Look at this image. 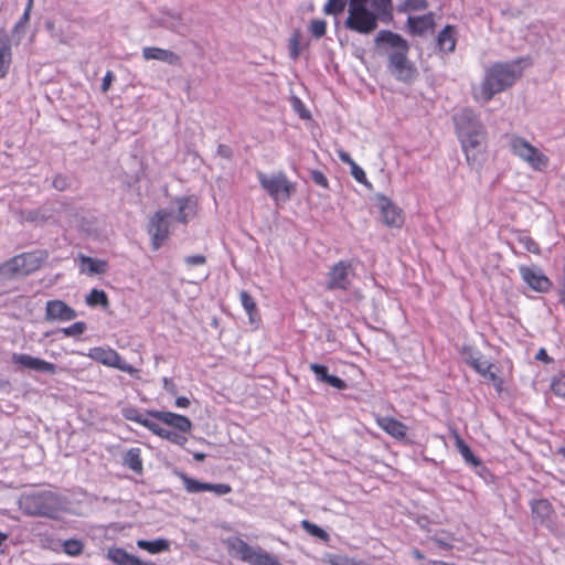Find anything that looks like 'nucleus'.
Wrapping results in <instances>:
<instances>
[{
  "mask_svg": "<svg viewBox=\"0 0 565 565\" xmlns=\"http://www.w3.org/2000/svg\"><path fill=\"white\" fill-rule=\"evenodd\" d=\"M172 203L177 210L166 207L157 211L149 221L148 233L151 236V248L158 250L163 245L164 241L170 235L171 218H175L177 222L186 224L192 220L198 211V201L195 196H177Z\"/></svg>",
  "mask_w": 565,
  "mask_h": 565,
  "instance_id": "f257e3e1",
  "label": "nucleus"
},
{
  "mask_svg": "<svg viewBox=\"0 0 565 565\" xmlns=\"http://www.w3.org/2000/svg\"><path fill=\"white\" fill-rule=\"evenodd\" d=\"M375 46L387 45L393 51L388 54L387 68L399 82L411 83L417 76V70L408 60L409 44L398 33L391 30H381L374 38Z\"/></svg>",
  "mask_w": 565,
  "mask_h": 565,
  "instance_id": "f03ea898",
  "label": "nucleus"
},
{
  "mask_svg": "<svg viewBox=\"0 0 565 565\" xmlns=\"http://www.w3.org/2000/svg\"><path fill=\"white\" fill-rule=\"evenodd\" d=\"M461 148L469 164L476 161V150L486 138V129L471 108H462L452 117Z\"/></svg>",
  "mask_w": 565,
  "mask_h": 565,
  "instance_id": "7ed1b4c3",
  "label": "nucleus"
},
{
  "mask_svg": "<svg viewBox=\"0 0 565 565\" xmlns=\"http://www.w3.org/2000/svg\"><path fill=\"white\" fill-rule=\"evenodd\" d=\"M522 62V58L512 62H499L487 70L482 83V95L486 102L491 100L495 94L511 87L521 77L523 73Z\"/></svg>",
  "mask_w": 565,
  "mask_h": 565,
  "instance_id": "20e7f679",
  "label": "nucleus"
},
{
  "mask_svg": "<svg viewBox=\"0 0 565 565\" xmlns=\"http://www.w3.org/2000/svg\"><path fill=\"white\" fill-rule=\"evenodd\" d=\"M19 508L25 515L55 519L63 509V500L50 490L31 491L20 497Z\"/></svg>",
  "mask_w": 565,
  "mask_h": 565,
  "instance_id": "39448f33",
  "label": "nucleus"
},
{
  "mask_svg": "<svg viewBox=\"0 0 565 565\" xmlns=\"http://www.w3.org/2000/svg\"><path fill=\"white\" fill-rule=\"evenodd\" d=\"M257 179L260 186L277 203H286L296 192V183L291 182L284 171L273 174L258 171Z\"/></svg>",
  "mask_w": 565,
  "mask_h": 565,
  "instance_id": "423d86ee",
  "label": "nucleus"
},
{
  "mask_svg": "<svg viewBox=\"0 0 565 565\" xmlns=\"http://www.w3.org/2000/svg\"><path fill=\"white\" fill-rule=\"evenodd\" d=\"M228 547L238 555L241 561L250 565H282L277 556L259 546H252L239 537L230 539Z\"/></svg>",
  "mask_w": 565,
  "mask_h": 565,
  "instance_id": "0eeeda50",
  "label": "nucleus"
},
{
  "mask_svg": "<svg viewBox=\"0 0 565 565\" xmlns=\"http://www.w3.org/2000/svg\"><path fill=\"white\" fill-rule=\"evenodd\" d=\"M355 277L353 260L341 259L333 264L327 274V289L348 291Z\"/></svg>",
  "mask_w": 565,
  "mask_h": 565,
  "instance_id": "6e6552de",
  "label": "nucleus"
},
{
  "mask_svg": "<svg viewBox=\"0 0 565 565\" xmlns=\"http://www.w3.org/2000/svg\"><path fill=\"white\" fill-rule=\"evenodd\" d=\"M380 19L367 7L348 9V17L344 20V28L359 34L369 35L379 25Z\"/></svg>",
  "mask_w": 565,
  "mask_h": 565,
  "instance_id": "1a4fd4ad",
  "label": "nucleus"
},
{
  "mask_svg": "<svg viewBox=\"0 0 565 565\" xmlns=\"http://www.w3.org/2000/svg\"><path fill=\"white\" fill-rule=\"evenodd\" d=\"M510 145L512 152L527 162L533 169L542 170L547 167L548 158L524 138L514 136Z\"/></svg>",
  "mask_w": 565,
  "mask_h": 565,
  "instance_id": "9d476101",
  "label": "nucleus"
},
{
  "mask_svg": "<svg viewBox=\"0 0 565 565\" xmlns=\"http://www.w3.org/2000/svg\"><path fill=\"white\" fill-rule=\"evenodd\" d=\"M174 475L179 477L188 493L213 492L216 495H225L232 491L227 483H209L191 478L185 472L175 470Z\"/></svg>",
  "mask_w": 565,
  "mask_h": 565,
  "instance_id": "9b49d317",
  "label": "nucleus"
},
{
  "mask_svg": "<svg viewBox=\"0 0 565 565\" xmlns=\"http://www.w3.org/2000/svg\"><path fill=\"white\" fill-rule=\"evenodd\" d=\"M519 273L523 281L534 291L545 294L548 292L553 286L551 279L541 268L522 265L519 267Z\"/></svg>",
  "mask_w": 565,
  "mask_h": 565,
  "instance_id": "f8f14e48",
  "label": "nucleus"
},
{
  "mask_svg": "<svg viewBox=\"0 0 565 565\" xmlns=\"http://www.w3.org/2000/svg\"><path fill=\"white\" fill-rule=\"evenodd\" d=\"M376 206L379 207L382 221L390 227H401L404 223L402 210L384 194H376Z\"/></svg>",
  "mask_w": 565,
  "mask_h": 565,
  "instance_id": "ddd939ff",
  "label": "nucleus"
},
{
  "mask_svg": "<svg viewBox=\"0 0 565 565\" xmlns=\"http://www.w3.org/2000/svg\"><path fill=\"white\" fill-rule=\"evenodd\" d=\"M76 317V310L61 299L47 300L45 303L44 318L47 322H66Z\"/></svg>",
  "mask_w": 565,
  "mask_h": 565,
  "instance_id": "4468645a",
  "label": "nucleus"
},
{
  "mask_svg": "<svg viewBox=\"0 0 565 565\" xmlns=\"http://www.w3.org/2000/svg\"><path fill=\"white\" fill-rule=\"evenodd\" d=\"M12 363L20 369L33 370L40 373L56 374L57 366L49 361L42 360L36 356H32L26 353H13Z\"/></svg>",
  "mask_w": 565,
  "mask_h": 565,
  "instance_id": "2eb2a0df",
  "label": "nucleus"
},
{
  "mask_svg": "<svg viewBox=\"0 0 565 565\" xmlns=\"http://www.w3.org/2000/svg\"><path fill=\"white\" fill-rule=\"evenodd\" d=\"M147 416L154 418L168 426L173 427L180 433H189L192 429V422L186 416L167 411H147Z\"/></svg>",
  "mask_w": 565,
  "mask_h": 565,
  "instance_id": "dca6fc26",
  "label": "nucleus"
},
{
  "mask_svg": "<svg viewBox=\"0 0 565 565\" xmlns=\"http://www.w3.org/2000/svg\"><path fill=\"white\" fill-rule=\"evenodd\" d=\"M310 370L316 376V380L321 383H326L331 387H334L339 391H344L348 388V384L344 380L337 375L329 374V367L319 363H311L309 365Z\"/></svg>",
  "mask_w": 565,
  "mask_h": 565,
  "instance_id": "f3484780",
  "label": "nucleus"
},
{
  "mask_svg": "<svg viewBox=\"0 0 565 565\" xmlns=\"http://www.w3.org/2000/svg\"><path fill=\"white\" fill-rule=\"evenodd\" d=\"M434 26L435 20L431 12L423 15H409L407 18L408 32L413 35L422 36Z\"/></svg>",
  "mask_w": 565,
  "mask_h": 565,
  "instance_id": "a211bd4d",
  "label": "nucleus"
},
{
  "mask_svg": "<svg viewBox=\"0 0 565 565\" xmlns=\"http://www.w3.org/2000/svg\"><path fill=\"white\" fill-rule=\"evenodd\" d=\"M23 269V276H28L38 270L47 258L44 250H34L18 255Z\"/></svg>",
  "mask_w": 565,
  "mask_h": 565,
  "instance_id": "6ab92c4d",
  "label": "nucleus"
},
{
  "mask_svg": "<svg viewBox=\"0 0 565 565\" xmlns=\"http://www.w3.org/2000/svg\"><path fill=\"white\" fill-rule=\"evenodd\" d=\"M142 57L146 61L157 60L164 62L169 65H178L180 63V56L171 50H166L157 46H146L142 49Z\"/></svg>",
  "mask_w": 565,
  "mask_h": 565,
  "instance_id": "aec40b11",
  "label": "nucleus"
},
{
  "mask_svg": "<svg viewBox=\"0 0 565 565\" xmlns=\"http://www.w3.org/2000/svg\"><path fill=\"white\" fill-rule=\"evenodd\" d=\"M12 61L11 41L4 29H0V78L9 73Z\"/></svg>",
  "mask_w": 565,
  "mask_h": 565,
  "instance_id": "412c9836",
  "label": "nucleus"
},
{
  "mask_svg": "<svg viewBox=\"0 0 565 565\" xmlns=\"http://www.w3.org/2000/svg\"><path fill=\"white\" fill-rule=\"evenodd\" d=\"M379 426L395 439L406 438L407 426L393 417H381L377 419Z\"/></svg>",
  "mask_w": 565,
  "mask_h": 565,
  "instance_id": "4be33fe9",
  "label": "nucleus"
},
{
  "mask_svg": "<svg viewBox=\"0 0 565 565\" xmlns=\"http://www.w3.org/2000/svg\"><path fill=\"white\" fill-rule=\"evenodd\" d=\"M371 11L385 24L394 20V6L392 0H370Z\"/></svg>",
  "mask_w": 565,
  "mask_h": 565,
  "instance_id": "5701e85b",
  "label": "nucleus"
},
{
  "mask_svg": "<svg viewBox=\"0 0 565 565\" xmlns=\"http://www.w3.org/2000/svg\"><path fill=\"white\" fill-rule=\"evenodd\" d=\"M456 28L447 24L437 35V46L445 53H451L456 47Z\"/></svg>",
  "mask_w": 565,
  "mask_h": 565,
  "instance_id": "b1692460",
  "label": "nucleus"
},
{
  "mask_svg": "<svg viewBox=\"0 0 565 565\" xmlns=\"http://www.w3.org/2000/svg\"><path fill=\"white\" fill-rule=\"evenodd\" d=\"M120 413L125 419L138 423L150 431L154 427L156 422L150 419L151 417L147 416V413L145 415L140 413L135 406H125Z\"/></svg>",
  "mask_w": 565,
  "mask_h": 565,
  "instance_id": "393cba45",
  "label": "nucleus"
},
{
  "mask_svg": "<svg viewBox=\"0 0 565 565\" xmlns=\"http://www.w3.org/2000/svg\"><path fill=\"white\" fill-rule=\"evenodd\" d=\"M107 558L115 565H137L138 556L122 547L111 546L107 550Z\"/></svg>",
  "mask_w": 565,
  "mask_h": 565,
  "instance_id": "a878e982",
  "label": "nucleus"
},
{
  "mask_svg": "<svg viewBox=\"0 0 565 565\" xmlns=\"http://www.w3.org/2000/svg\"><path fill=\"white\" fill-rule=\"evenodd\" d=\"M122 465L128 467L135 473L142 475L143 465L141 458V449L138 447L128 449L122 457Z\"/></svg>",
  "mask_w": 565,
  "mask_h": 565,
  "instance_id": "bb28decb",
  "label": "nucleus"
},
{
  "mask_svg": "<svg viewBox=\"0 0 565 565\" xmlns=\"http://www.w3.org/2000/svg\"><path fill=\"white\" fill-rule=\"evenodd\" d=\"M456 447L463 458V460L476 468H481L482 470H487V467L482 463V461L473 454L471 448L466 444V441L460 438L459 435H456Z\"/></svg>",
  "mask_w": 565,
  "mask_h": 565,
  "instance_id": "cd10ccee",
  "label": "nucleus"
},
{
  "mask_svg": "<svg viewBox=\"0 0 565 565\" xmlns=\"http://www.w3.org/2000/svg\"><path fill=\"white\" fill-rule=\"evenodd\" d=\"M18 276H23V269L19 256L15 255L0 265V277L10 280Z\"/></svg>",
  "mask_w": 565,
  "mask_h": 565,
  "instance_id": "c85d7f7f",
  "label": "nucleus"
},
{
  "mask_svg": "<svg viewBox=\"0 0 565 565\" xmlns=\"http://www.w3.org/2000/svg\"><path fill=\"white\" fill-rule=\"evenodd\" d=\"M151 433L178 446H184L185 443L188 441V438L184 435L185 433L162 428L157 422L154 424V427L151 429Z\"/></svg>",
  "mask_w": 565,
  "mask_h": 565,
  "instance_id": "c756f323",
  "label": "nucleus"
},
{
  "mask_svg": "<svg viewBox=\"0 0 565 565\" xmlns=\"http://www.w3.org/2000/svg\"><path fill=\"white\" fill-rule=\"evenodd\" d=\"M137 546L150 554H159L170 550V542L163 537L153 541L141 539L137 541Z\"/></svg>",
  "mask_w": 565,
  "mask_h": 565,
  "instance_id": "7c9ffc66",
  "label": "nucleus"
},
{
  "mask_svg": "<svg viewBox=\"0 0 565 565\" xmlns=\"http://www.w3.org/2000/svg\"><path fill=\"white\" fill-rule=\"evenodd\" d=\"M160 25L177 33H182L185 28L181 15L174 11L164 12L160 19Z\"/></svg>",
  "mask_w": 565,
  "mask_h": 565,
  "instance_id": "2f4dec72",
  "label": "nucleus"
},
{
  "mask_svg": "<svg viewBox=\"0 0 565 565\" xmlns=\"http://www.w3.org/2000/svg\"><path fill=\"white\" fill-rule=\"evenodd\" d=\"M81 262L82 265L85 266L82 268V271L88 275H102L107 270V263L105 260L82 255Z\"/></svg>",
  "mask_w": 565,
  "mask_h": 565,
  "instance_id": "473e14b6",
  "label": "nucleus"
},
{
  "mask_svg": "<svg viewBox=\"0 0 565 565\" xmlns=\"http://www.w3.org/2000/svg\"><path fill=\"white\" fill-rule=\"evenodd\" d=\"M95 361L110 366L117 362V351L113 349L94 348L89 354Z\"/></svg>",
  "mask_w": 565,
  "mask_h": 565,
  "instance_id": "72a5a7b5",
  "label": "nucleus"
},
{
  "mask_svg": "<svg viewBox=\"0 0 565 565\" xmlns=\"http://www.w3.org/2000/svg\"><path fill=\"white\" fill-rule=\"evenodd\" d=\"M462 360L472 369H478V361L481 360L482 353L473 345L465 344L460 350Z\"/></svg>",
  "mask_w": 565,
  "mask_h": 565,
  "instance_id": "f704fd0d",
  "label": "nucleus"
},
{
  "mask_svg": "<svg viewBox=\"0 0 565 565\" xmlns=\"http://www.w3.org/2000/svg\"><path fill=\"white\" fill-rule=\"evenodd\" d=\"M22 217L28 223H33L35 225H44L51 216L46 213L45 210L34 209L23 211Z\"/></svg>",
  "mask_w": 565,
  "mask_h": 565,
  "instance_id": "c9c22d12",
  "label": "nucleus"
},
{
  "mask_svg": "<svg viewBox=\"0 0 565 565\" xmlns=\"http://www.w3.org/2000/svg\"><path fill=\"white\" fill-rule=\"evenodd\" d=\"M239 299L243 308L249 317V321L255 322V318L258 315V309L254 298L245 290L241 291Z\"/></svg>",
  "mask_w": 565,
  "mask_h": 565,
  "instance_id": "e433bc0d",
  "label": "nucleus"
},
{
  "mask_svg": "<svg viewBox=\"0 0 565 565\" xmlns=\"http://www.w3.org/2000/svg\"><path fill=\"white\" fill-rule=\"evenodd\" d=\"M32 6H33V0H28V3H26V7L24 9V12H23L22 17L20 18V20L13 26V35L14 36L18 35L17 43L20 42V40L22 39V36L24 34L23 29L25 28L26 23L30 20V14H31Z\"/></svg>",
  "mask_w": 565,
  "mask_h": 565,
  "instance_id": "4c0bfd02",
  "label": "nucleus"
},
{
  "mask_svg": "<svg viewBox=\"0 0 565 565\" xmlns=\"http://www.w3.org/2000/svg\"><path fill=\"white\" fill-rule=\"evenodd\" d=\"M428 8L427 0H403L397 4L396 10L398 13H406L409 11H422Z\"/></svg>",
  "mask_w": 565,
  "mask_h": 565,
  "instance_id": "58836bf2",
  "label": "nucleus"
},
{
  "mask_svg": "<svg viewBox=\"0 0 565 565\" xmlns=\"http://www.w3.org/2000/svg\"><path fill=\"white\" fill-rule=\"evenodd\" d=\"M301 527L311 536H315L323 542H329L330 540V535L327 531L309 520L301 521Z\"/></svg>",
  "mask_w": 565,
  "mask_h": 565,
  "instance_id": "ea45409f",
  "label": "nucleus"
},
{
  "mask_svg": "<svg viewBox=\"0 0 565 565\" xmlns=\"http://www.w3.org/2000/svg\"><path fill=\"white\" fill-rule=\"evenodd\" d=\"M86 303L90 307L99 305L106 308L109 305V301L107 294L104 290L94 288L86 297Z\"/></svg>",
  "mask_w": 565,
  "mask_h": 565,
  "instance_id": "a19ab883",
  "label": "nucleus"
},
{
  "mask_svg": "<svg viewBox=\"0 0 565 565\" xmlns=\"http://www.w3.org/2000/svg\"><path fill=\"white\" fill-rule=\"evenodd\" d=\"M63 551L70 556H78L83 553L84 544L81 540L68 539L62 543Z\"/></svg>",
  "mask_w": 565,
  "mask_h": 565,
  "instance_id": "79ce46f5",
  "label": "nucleus"
},
{
  "mask_svg": "<svg viewBox=\"0 0 565 565\" xmlns=\"http://www.w3.org/2000/svg\"><path fill=\"white\" fill-rule=\"evenodd\" d=\"M516 241L524 247L526 252L533 254H540L541 249L539 244L525 233L520 232L516 236Z\"/></svg>",
  "mask_w": 565,
  "mask_h": 565,
  "instance_id": "37998d69",
  "label": "nucleus"
},
{
  "mask_svg": "<svg viewBox=\"0 0 565 565\" xmlns=\"http://www.w3.org/2000/svg\"><path fill=\"white\" fill-rule=\"evenodd\" d=\"M72 178L67 174L57 173L53 177L52 186L60 192L66 191L72 185Z\"/></svg>",
  "mask_w": 565,
  "mask_h": 565,
  "instance_id": "c03bdc74",
  "label": "nucleus"
},
{
  "mask_svg": "<svg viewBox=\"0 0 565 565\" xmlns=\"http://www.w3.org/2000/svg\"><path fill=\"white\" fill-rule=\"evenodd\" d=\"M348 0H328L323 7L326 14L338 15L344 11Z\"/></svg>",
  "mask_w": 565,
  "mask_h": 565,
  "instance_id": "a18cd8bd",
  "label": "nucleus"
},
{
  "mask_svg": "<svg viewBox=\"0 0 565 565\" xmlns=\"http://www.w3.org/2000/svg\"><path fill=\"white\" fill-rule=\"evenodd\" d=\"M550 512H551V503L545 499L536 500L532 504V513L536 514L542 520L545 519L546 516H548Z\"/></svg>",
  "mask_w": 565,
  "mask_h": 565,
  "instance_id": "49530a36",
  "label": "nucleus"
},
{
  "mask_svg": "<svg viewBox=\"0 0 565 565\" xmlns=\"http://www.w3.org/2000/svg\"><path fill=\"white\" fill-rule=\"evenodd\" d=\"M87 330V324L84 321H77L73 324L62 328L60 331L65 337H76L83 334Z\"/></svg>",
  "mask_w": 565,
  "mask_h": 565,
  "instance_id": "de8ad7c7",
  "label": "nucleus"
},
{
  "mask_svg": "<svg viewBox=\"0 0 565 565\" xmlns=\"http://www.w3.org/2000/svg\"><path fill=\"white\" fill-rule=\"evenodd\" d=\"M309 31L316 39H320L327 32V22L322 19L312 20L309 25Z\"/></svg>",
  "mask_w": 565,
  "mask_h": 565,
  "instance_id": "09e8293b",
  "label": "nucleus"
},
{
  "mask_svg": "<svg viewBox=\"0 0 565 565\" xmlns=\"http://www.w3.org/2000/svg\"><path fill=\"white\" fill-rule=\"evenodd\" d=\"M352 177L359 182L369 188H371V183L366 179V174L364 170L355 162L353 166H350Z\"/></svg>",
  "mask_w": 565,
  "mask_h": 565,
  "instance_id": "8fccbe9b",
  "label": "nucleus"
},
{
  "mask_svg": "<svg viewBox=\"0 0 565 565\" xmlns=\"http://www.w3.org/2000/svg\"><path fill=\"white\" fill-rule=\"evenodd\" d=\"M300 55V45H299V33L296 32L289 40V56L291 60H297Z\"/></svg>",
  "mask_w": 565,
  "mask_h": 565,
  "instance_id": "3c124183",
  "label": "nucleus"
},
{
  "mask_svg": "<svg viewBox=\"0 0 565 565\" xmlns=\"http://www.w3.org/2000/svg\"><path fill=\"white\" fill-rule=\"evenodd\" d=\"M329 565H358L354 559L349 558L344 555H330L328 559Z\"/></svg>",
  "mask_w": 565,
  "mask_h": 565,
  "instance_id": "603ef678",
  "label": "nucleus"
},
{
  "mask_svg": "<svg viewBox=\"0 0 565 565\" xmlns=\"http://www.w3.org/2000/svg\"><path fill=\"white\" fill-rule=\"evenodd\" d=\"M310 178H311L312 182H315L317 185L322 186L324 189L329 188L328 179L322 171L311 170Z\"/></svg>",
  "mask_w": 565,
  "mask_h": 565,
  "instance_id": "864d4df0",
  "label": "nucleus"
},
{
  "mask_svg": "<svg viewBox=\"0 0 565 565\" xmlns=\"http://www.w3.org/2000/svg\"><path fill=\"white\" fill-rule=\"evenodd\" d=\"M110 366L127 372L129 374H131L135 371V369L130 364H128L118 352L117 362L115 364H111Z\"/></svg>",
  "mask_w": 565,
  "mask_h": 565,
  "instance_id": "5fc2aeb1",
  "label": "nucleus"
},
{
  "mask_svg": "<svg viewBox=\"0 0 565 565\" xmlns=\"http://www.w3.org/2000/svg\"><path fill=\"white\" fill-rule=\"evenodd\" d=\"M115 81V74L113 71H107L106 74L103 77L100 89L103 93H106L109 90L111 83Z\"/></svg>",
  "mask_w": 565,
  "mask_h": 565,
  "instance_id": "6e6d98bb",
  "label": "nucleus"
},
{
  "mask_svg": "<svg viewBox=\"0 0 565 565\" xmlns=\"http://www.w3.org/2000/svg\"><path fill=\"white\" fill-rule=\"evenodd\" d=\"M184 262L188 266H199V265H203L206 263V257L203 255H199V254L190 255V256L185 257Z\"/></svg>",
  "mask_w": 565,
  "mask_h": 565,
  "instance_id": "4d7b16f0",
  "label": "nucleus"
},
{
  "mask_svg": "<svg viewBox=\"0 0 565 565\" xmlns=\"http://www.w3.org/2000/svg\"><path fill=\"white\" fill-rule=\"evenodd\" d=\"M493 366L490 362H482L481 360L478 361V369H473L478 374L480 375H487L489 373V370Z\"/></svg>",
  "mask_w": 565,
  "mask_h": 565,
  "instance_id": "13d9d810",
  "label": "nucleus"
},
{
  "mask_svg": "<svg viewBox=\"0 0 565 565\" xmlns=\"http://www.w3.org/2000/svg\"><path fill=\"white\" fill-rule=\"evenodd\" d=\"M163 388L171 395H177L178 387L171 379H163Z\"/></svg>",
  "mask_w": 565,
  "mask_h": 565,
  "instance_id": "bf43d9fd",
  "label": "nucleus"
},
{
  "mask_svg": "<svg viewBox=\"0 0 565 565\" xmlns=\"http://www.w3.org/2000/svg\"><path fill=\"white\" fill-rule=\"evenodd\" d=\"M430 540L444 550L448 551L452 548V544L449 541L444 540L443 537L435 535Z\"/></svg>",
  "mask_w": 565,
  "mask_h": 565,
  "instance_id": "052dcab7",
  "label": "nucleus"
},
{
  "mask_svg": "<svg viewBox=\"0 0 565 565\" xmlns=\"http://www.w3.org/2000/svg\"><path fill=\"white\" fill-rule=\"evenodd\" d=\"M217 154L223 157V158L230 159L232 157V154H233V151L226 145H218V147H217Z\"/></svg>",
  "mask_w": 565,
  "mask_h": 565,
  "instance_id": "680f3d73",
  "label": "nucleus"
},
{
  "mask_svg": "<svg viewBox=\"0 0 565 565\" xmlns=\"http://www.w3.org/2000/svg\"><path fill=\"white\" fill-rule=\"evenodd\" d=\"M338 156L343 163H347L349 166H353L355 163V161L351 158L350 153L344 150H339Z\"/></svg>",
  "mask_w": 565,
  "mask_h": 565,
  "instance_id": "e2e57ef3",
  "label": "nucleus"
},
{
  "mask_svg": "<svg viewBox=\"0 0 565 565\" xmlns=\"http://www.w3.org/2000/svg\"><path fill=\"white\" fill-rule=\"evenodd\" d=\"M370 0H349L348 9L366 8Z\"/></svg>",
  "mask_w": 565,
  "mask_h": 565,
  "instance_id": "0e129e2a",
  "label": "nucleus"
},
{
  "mask_svg": "<svg viewBox=\"0 0 565 565\" xmlns=\"http://www.w3.org/2000/svg\"><path fill=\"white\" fill-rule=\"evenodd\" d=\"M175 406L179 408H186L190 406V399L185 396H179L175 399Z\"/></svg>",
  "mask_w": 565,
  "mask_h": 565,
  "instance_id": "69168bd1",
  "label": "nucleus"
},
{
  "mask_svg": "<svg viewBox=\"0 0 565 565\" xmlns=\"http://www.w3.org/2000/svg\"><path fill=\"white\" fill-rule=\"evenodd\" d=\"M535 358H536V360H540V361H543L546 363H550L552 361V359L548 356L545 349H540L539 352L536 353Z\"/></svg>",
  "mask_w": 565,
  "mask_h": 565,
  "instance_id": "338daca9",
  "label": "nucleus"
},
{
  "mask_svg": "<svg viewBox=\"0 0 565 565\" xmlns=\"http://www.w3.org/2000/svg\"><path fill=\"white\" fill-rule=\"evenodd\" d=\"M482 376L489 379L491 382H499V384H502V380L494 372H491V370H489L487 375Z\"/></svg>",
  "mask_w": 565,
  "mask_h": 565,
  "instance_id": "774afa93",
  "label": "nucleus"
}]
</instances>
